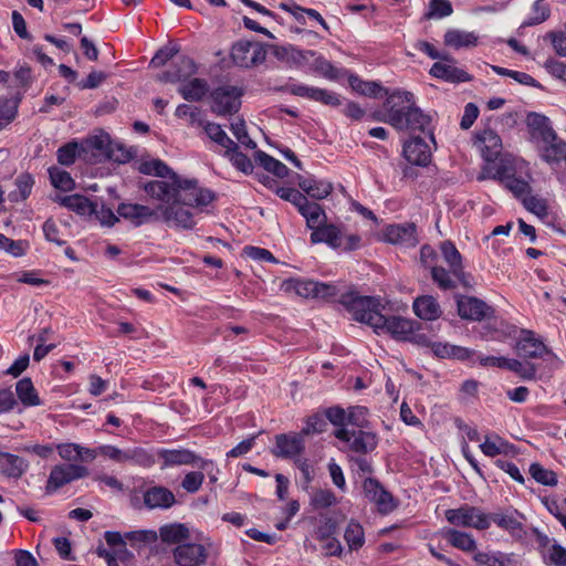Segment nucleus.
Segmentation results:
<instances>
[{"label": "nucleus", "instance_id": "ea45409f", "mask_svg": "<svg viewBox=\"0 0 566 566\" xmlns=\"http://www.w3.org/2000/svg\"><path fill=\"white\" fill-rule=\"evenodd\" d=\"M348 83L353 91L365 96L379 97L387 94L386 90L379 83L363 81L359 76L354 74L348 76Z\"/></svg>", "mask_w": 566, "mask_h": 566}, {"label": "nucleus", "instance_id": "423d86ee", "mask_svg": "<svg viewBox=\"0 0 566 566\" xmlns=\"http://www.w3.org/2000/svg\"><path fill=\"white\" fill-rule=\"evenodd\" d=\"M338 297L355 321L369 325L374 331L384 322L377 298L359 296L355 293L338 294Z\"/></svg>", "mask_w": 566, "mask_h": 566}, {"label": "nucleus", "instance_id": "a19ab883", "mask_svg": "<svg viewBox=\"0 0 566 566\" xmlns=\"http://www.w3.org/2000/svg\"><path fill=\"white\" fill-rule=\"evenodd\" d=\"M473 560L480 566H510L512 564L511 555L500 551L475 552Z\"/></svg>", "mask_w": 566, "mask_h": 566}, {"label": "nucleus", "instance_id": "8fccbe9b", "mask_svg": "<svg viewBox=\"0 0 566 566\" xmlns=\"http://www.w3.org/2000/svg\"><path fill=\"white\" fill-rule=\"evenodd\" d=\"M200 127L205 129L207 136L211 140L220 145L222 148H224V150L231 148L232 146L234 147V142L228 137V135L219 124L203 122V125H201Z\"/></svg>", "mask_w": 566, "mask_h": 566}, {"label": "nucleus", "instance_id": "37998d69", "mask_svg": "<svg viewBox=\"0 0 566 566\" xmlns=\"http://www.w3.org/2000/svg\"><path fill=\"white\" fill-rule=\"evenodd\" d=\"M255 160L262 166L268 172L274 175L277 178H284L289 175V168L275 159L274 157L268 155L264 151L255 153Z\"/></svg>", "mask_w": 566, "mask_h": 566}, {"label": "nucleus", "instance_id": "6e6552de", "mask_svg": "<svg viewBox=\"0 0 566 566\" xmlns=\"http://www.w3.org/2000/svg\"><path fill=\"white\" fill-rule=\"evenodd\" d=\"M444 516L447 521L455 527L485 531L492 525L491 513L470 504H462L459 507L449 509L446 511Z\"/></svg>", "mask_w": 566, "mask_h": 566}, {"label": "nucleus", "instance_id": "cd10ccee", "mask_svg": "<svg viewBox=\"0 0 566 566\" xmlns=\"http://www.w3.org/2000/svg\"><path fill=\"white\" fill-rule=\"evenodd\" d=\"M311 242L313 244L326 243L333 249L343 247V235L340 230L334 224H325L315 227L312 229Z\"/></svg>", "mask_w": 566, "mask_h": 566}, {"label": "nucleus", "instance_id": "4be33fe9", "mask_svg": "<svg viewBox=\"0 0 566 566\" xmlns=\"http://www.w3.org/2000/svg\"><path fill=\"white\" fill-rule=\"evenodd\" d=\"M522 203L527 211L547 226L553 224L557 219L555 207L543 197L530 193L523 197Z\"/></svg>", "mask_w": 566, "mask_h": 566}, {"label": "nucleus", "instance_id": "864d4df0", "mask_svg": "<svg viewBox=\"0 0 566 566\" xmlns=\"http://www.w3.org/2000/svg\"><path fill=\"white\" fill-rule=\"evenodd\" d=\"M98 454L119 464H130L132 448L119 449L112 444H103L98 447Z\"/></svg>", "mask_w": 566, "mask_h": 566}, {"label": "nucleus", "instance_id": "6ab92c4d", "mask_svg": "<svg viewBox=\"0 0 566 566\" xmlns=\"http://www.w3.org/2000/svg\"><path fill=\"white\" fill-rule=\"evenodd\" d=\"M118 217L129 221L135 227H139L149 221L159 220L157 209H151L138 203H120L117 208Z\"/></svg>", "mask_w": 566, "mask_h": 566}, {"label": "nucleus", "instance_id": "4468645a", "mask_svg": "<svg viewBox=\"0 0 566 566\" xmlns=\"http://www.w3.org/2000/svg\"><path fill=\"white\" fill-rule=\"evenodd\" d=\"M242 90L237 86H220L211 93V108L220 116L237 113L241 106Z\"/></svg>", "mask_w": 566, "mask_h": 566}, {"label": "nucleus", "instance_id": "aec40b11", "mask_svg": "<svg viewBox=\"0 0 566 566\" xmlns=\"http://www.w3.org/2000/svg\"><path fill=\"white\" fill-rule=\"evenodd\" d=\"M384 242L413 247L417 244L416 227L411 223L387 226L380 234Z\"/></svg>", "mask_w": 566, "mask_h": 566}, {"label": "nucleus", "instance_id": "774afa93", "mask_svg": "<svg viewBox=\"0 0 566 566\" xmlns=\"http://www.w3.org/2000/svg\"><path fill=\"white\" fill-rule=\"evenodd\" d=\"M81 149H83V147L77 143H70L65 146H62L57 150L59 163L65 166L72 165L75 161L77 155H80Z\"/></svg>", "mask_w": 566, "mask_h": 566}, {"label": "nucleus", "instance_id": "680f3d73", "mask_svg": "<svg viewBox=\"0 0 566 566\" xmlns=\"http://www.w3.org/2000/svg\"><path fill=\"white\" fill-rule=\"evenodd\" d=\"M310 504L313 509H327L336 504V496L331 490L318 489L312 492Z\"/></svg>", "mask_w": 566, "mask_h": 566}, {"label": "nucleus", "instance_id": "de8ad7c7", "mask_svg": "<svg viewBox=\"0 0 566 566\" xmlns=\"http://www.w3.org/2000/svg\"><path fill=\"white\" fill-rule=\"evenodd\" d=\"M310 69L329 81H335L342 75V70L335 67L317 52H315Z\"/></svg>", "mask_w": 566, "mask_h": 566}, {"label": "nucleus", "instance_id": "0eeeda50", "mask_svg": "<svg viewBox=\"0 0 566 566\" xmlns=\"http://www.w3.org/2000/svg\"><path fill=\"white\" fill-rule=\"evenodd\" d=\"M334 436L338 441V449L344 452L366 454L378 444L377 434L366 429L336 428Z\"/></svg>", "mask_w": 566, "mask_h": 566}, {"label": "nucleus", "instance_id": "c85d7f7f", "mask_svg": "<svg viewBox=\"0 0 566 566\" xmlns=\"http://www.w3.org/2000/svg\"><path fill=\"white\" fill-rule=\"evenodd\" d=\"M415 314L423 321H436L441 314L438 301L431 295H422L415 298L412 303Z\"/></svg>", "mask_w": 566, "mask_h": 566}, {"label": "nucleus", "instance_id": "393cba45", "mask_svg": "<svg viewBox=\"0 0 566 566\" xmlns=\"http://www.w3.org/2000/svg\"><path fill=\"white\" fill-rule=\"evenodd\" d=\"M515 349L518 355L526 358H538L546 352V347L543 342L536 338L534 333L528 329H523L521 332Z\"/></svg>", "mask_w": 566, "mask_h": 566}, {"label": "nucleus", "instance_id": "f8f14e48", "mask_svg": "<svg viewBox=\"0 0 566 566\" xmlns=\"http://www.w3.org/2000/svg\"><path fill=\"white\" fill-rule=\"evenodd\" d=\"M368 409L363 406H352L347 409L332 407L326 411V418L336 428L366 429Z\"/></svg>", "mask_w": 566, "mask_h": 566}, {"label": "nucleus", "instance_id": "5fc2aeb1", "mask_svg": "<svg viewBox=\"0 0 566 566\" xmlns=\"http://www.w3.org/2000/svg\"><path fill=\"white\" fill-rule=\"evenodd\" d=\"M504 369H509L526 380L534 379L536 375V367L534 364L530 361H521L514 358H506Z\"/></svg>", "mask_w": 566, "mask_h": 566}, {"label": "nucleus", "instance_id": "dca6fc26", "mask_svg": "<svg viewBox=\"0 0 566 566\" xmlns=\"http://www.w3.org/2000/svg\"><path fill=\"white\" fill-rule=\"evenodd\" d=\"M158 461L161 463V469L184 464H196L203 470L213 467L211 461L198 459L191 451L186 449L158 448Z\"/></svg>", "mask_w": 566, "mask_h": 566}, {"label": "nucleus", "instance_id": "58836bf2", "mask_svg": "<svg viewBox=\"0 0 566 566\" xmlns=\"http://www.w3.org/2000/svg\"><path fill=\"white\" fill-rule=\"evenodd\" d=\"M315 52L313 50H301L293 45L282 48V56L287 63L296 67H311Z\"/></svg>", "mask_w": 566, "mask_h": 566}, {"label": "nucleus", "instance_id": "9d476101", "mask_svg": "<svg viewBox=\"0 0 566 566\" xmlns=\"http://www.w3.org/2000/svg\"><path fill=\"white\" fill-rule=\"evenodd\" d=\"M174 560L179 566H202L206 564L207 538L203 533L198 532L196 539H189L179 544L172 551Z\"/></svg>", "mask_w": 566, "mask_h": 566}, {"label": "nucleus", "instance_id": "e433bc0d", "mask_svg": "<svg viewBox=\"0 0 566 566\" xmlns=\"http://www.w3.org/2000/svg\"><path fill=\"white\" fill-rule=\"evenodd\" d=\"M444 43L457 50L474 48L479 44V35L470 31L449 30L444 34Z\"/></svg>", "mask_w": 566, "mask_h": 566}, {"label": "nucleus", "instance_id": "603ef678", "mask_svg": "<svg viewBox=\"0 0 566 566\" xmlns=\"http://www.w3.org/2000/svg\"><path fill=\"white\" fill-rule=\"evenodd\" d=\"M20 98H0V128L8 126L17 116Z\"/></svg>", "mask_w": 566, "mask_h": 566}, {"label": "nucleus", "instance_id": "79ce46f5", "mask_svg": "<svg viewBox=\"0 0 566 566\" xmlns=\"http://www.w3.org/2000/svg\"><path fill=\"white\" fill-rule=\"evenodd\" d=\"M156 462H158V449L142 447L132 448L130 464L149 469Z\"/></svg>", "mask_w": 566, "mask_h": 566}, {"label": "nucleus", "instance_id": "ddd939ff", "mask_svg": "<svg viewBox=\"0 0 566 566\" xmlns=\"http://www.w3.org/2000/svg\"><path fill=\"white\" fill-rule=\"evenodd\" d=\"M83 149L95 150V156L106 157L118 163H126L132 158V153L123 146L114 144L107 134L87 138Z\"/></svg>", "mask_w": 566, "mask_h": 566}, {"label": "nucleus", "instance_id": "338daca9", "mask_svg": "<svg viewBox=\"0 0 566 566\" xmlns=\"http://www.w3.org/2000/svg\"><path fill=\"white\" fill-rule=\"evenodd\" d=\"M195 72H196V65H195L193 61L189 57H182V59H180L178 71L174 72V73L168 72L167 74H165L164 80L170 81V82L182 81L187 76L192 75Z\"/></svg>", "mask_w": 566, "mask_h": 566}, {"label": "nucleus", "instance_id": "6e6d98bb", "mask_svg": "<svg viewBox=\"0 0 566 566\" xmlns=\"http://www.w3.org/2000/svg\"><path fill=\"white\" fill-rule=\"evenodd\" d=\"M344 538L349 549L360 548L365 543V535L361 525L357 522H349L344 534Z\"/></svg>", "mask_w": 566, "mask_h": 566}, {"label": "nucleus", "instance_id": "412c9836", "mask_svg": "<svg viewBox=\"0 0 566 566\" xmlns=\"http://www.w3.org/2000/svg\"><path fill=\"white\" fill-rule=\"evenodd\" d=\"M198 530L184 523H169L159 528V537L163 543L178 546L189 539L198 537Z\"/></svg>", "mask_w": 566, "mask_h": 566}, {"label": "nucleus", "instance_id": "4c0bfd02", "mask_svg": "<svg viewBox=\"0 0 566 566\" xmlns=\"http://www.w3.org/2000/svg\"><path fill=\"white\" fill-rule=\"evenodd\" d=\"M431 349L437 357L440 358H455L460 360L471 359L474 353L461 346L451 345L448 343H433Z\"/></svg>", "mask_w": 566, "mask_h": 566}, {"label": "nucleus", "instance_id": "a211bd4d", "mask_svg": "<svg viewBox=\"0 0 566 566\" xmlns=\"http://www.w3.org/2000/svg\"><path fill=\"white\" fill-rule=\"evenodd\" d=\"M305 449L304 437L301 433L277 434L272 453L283 459H295Z\"/></svg>", "mask_w": 566, "mask_h": 566}, {"label": "nucleus", "instance_id": "3c124183", "mask_svg": "<svg viewBox=\"0 0 566 566\" xmlns=\"http://www.w3.org/2000/svg\"><path fill=\"white\" fill-rule=\"evenodd\" d=\"M49 176L51 184L55 189L66 192L73 190L75 187V182L71 175L59 167H51L49 169Z\"/></svg>", "mask_w": 566, "mask_h": 566}, {"label": "nucleus", "instance_id": "39448f33", "mask_svg": "<svg viewBox=\"0 0 566 566\" xmlns=\"http://www.w3.org/2000/svg\"><path fill=\"white\" fill-rule=\"evenodd\" d=\"M281 290L286 294H294L303 298L322 301L338 300L339 286L333 283L318 282L311 279L291 277L281 284Z\"/></svg>", "mask_w": 566, "mask_h": 566}, {"label": "nucleus", "instance_id": "c756f323", "mask_svg": "<svg viewBox=\"0 0 566 566\" xmlns=\"http://www.w3.org/2000/svg\"><path fill=\"white\" fill-rule=\"evenodd\" d=\"M145 505L149 509H169L176 502L174 493L164 486H153L144 493Z\"/></svg>", "mask_w": 566, "mask_h": 566}, {"label": "nucleus", "instance_id": "2eb2a0df", "mask_svg": "<svg viewBox=\"0 0 566 566\" xmlns=\"http://www.w3.org/2000/svg\"><path fill=\"white\" fill-rule=\"evenodd\" d=\"M474 145L484 159L483 168H486L489 165H499V161L502 159V140L495 132L492 129L478 132L474 138ZM505 157L506 156H503V158Z\"/></svg>", "mask_w": 566, "mask_h": 566}, {"label": "nucleus", "instance_id": "f3484780", "mask_svg": "<svg viewBox=\"0 0 566 566\" xmlns=\"http://www.w3.org/2000/svg\"><path fill=\"white\" fill-rule=\"evenodd\" d=\"M87 474L86 468L77 464H60L55 465L50 473L48 480V490L55 491L63 485L81 479Z\"/></svg>", "mask_w": 566, "mask_h": 566}, {"label": "nucleus", "instance_id": "c9c22d12", "mask_svg": "<svg viewBox=\"0 0 566 566\" xmlns=\"http://www.w3.org/2000/svg\"><path fill=\"white\" fill-rule=\"evenodd\" d=\"M28 468V461L19 455L3 452L0 457V471L9 478H20L27 472Z\"/></svg>", "mask_w": 566, "mask_h": 566}, {"label": "nucleus", "instance_id": "c03bdc74", "mask_svg": "<svg viewBox=\"0 0 566 566\" xmlns=\"http://www.w3.org/2000/svg\"><path fill=\"white\" fill-rule=\"evenodd\" d=\"M542 557L547 565L566 566V548L555 542L543 546Z\"/></svg>", "mask_w": 566, "mask_h": 566}, {"label": "nucleus", "instance_id": "f257e3e1", "mask_svg": "<svg viewBox=\"0 0 566 566\" xmlns=\"http://www.w3.org/2000/svg\"><path fill=\"white\" fill-rule=\"evenodd\" d=\"M138 170L144 175L167 178L149 181L144 189L151 199L161 203L157 208L159 220L169 226L193 228L196 220L189 208H202L213 200V193L200 188L197 179L177 175L160 159L142 161Z\"/></svg>", "mask_w": 566, "mask_h": 566}, {"label": "nucleus", "instance_id": "b1692460", "mask_svg": "<svg viewBox=\"0 0 566 566\" xmlns=\"http://www.w3.org/2000/svg\"><path fill=\"white\" fill-rule=\"evenodd\" d=\"M457 305L459 315L470 321H481L491 311L485 302L472 296H460Z\"/></svg>", "mask_w": 566, "mask_h": 566}, {"label": "nucleus", "instance_id": "69168bd1", "mask_svg": "<svg viewBox=\"0 0 566 566\" xmlns=\"http://www.w3.org/2000/svg\"><path fill=\"white\" fill-rule=\"evenodd\" d=\"M230 129L241 145L249 149L256 148V143L249 137L245 123L242 118H235L231 123Z\"/></svg>", "mask_w": 566, "mask_h": 566}, {"label": "nucleus", "instance_id": "49530a36", "mask_svg": "<svg viewBox=\"0 0 566 566\" xmlns=\"http://www.w3.org/2000/svg\"><path fill=\"white\" fill-rule=\"evenodd\" d=\"M15 189L9 193V199L13 202L25 200L32 191L34 179L29 174H22L15 178Z\"/></svg>", "mask_w": 566, "mask_h": 566}, {"label": "nucleus", "instance_id": "5701e85b", "mask_svg": "<svg viewBox=\"0 0 566 566\" xmlns=\"http://www.w3.org/2000/svg\"><path fill=\"white\" fill-rule=\"evenodd\" d=\"M403 156L416 166H427L431 159V147L421 138L413 137L403 145Z\"/></svg>", "mask_w": 566, "mask_h": 566}, {"label": "nucleus", "instance_id": "473e14b6", "mask_svg": "<svg viewBox=\"0 0 566 566\" xmlns=\"http://www.w3.org/2000/svg\"><path fill=\"white\" fill-rule=\"evenodd\" d=\"M430 74L433 77L441 78L443 81L451 83L470 81V75L465 71L458 69L453 64H447L441 62H436L431 66Z\"/></svg>", "mask_w": 566, "mask_h": 566}, {"label": "nucleus", "instance_id": "052dcab7", "mask_svg": "<svg viewBox=\"0 0 566 566\" xmlns=\"http://www.w3.org/2000/svg\"><path fill=\"white\" fill-rule=\"evenodd\" d=\"M491 517L492 523H495L500 528L511 534H516L522 530V524L512 513H491Z\"/></svg>", "mask_w": 566, "mask_h": 566}, {"label": "nucleus", "instance_id": "bb28decb", "mask_svg": "<svg viewBox=\"0 0 566 566\" xmlns=\"http://www.w3.org/2000/svg\"><path fill=\"white\" fill-rule=\"evenodd\" d=\"M297 185L307 196L322 200L333 191V184L327 179L311 177H297Z\"/></svg>", "mask_w": 566, "mask_h": 566}, {"label": "nucleus", "instance_id": "1a4fd4ad", "mask_svg": "<svg viewBox=\"0 0 566 566\" xmlns=\"http://www.w3.org/2000/svg\"><path fill=\"white\" fill-rule=\"evenodd\" d=\"M268 55L266 45L260 41L240 40L230 51L232 63L242 69H252L264 63Z\"/></svg>", "mask_w": 566, "mask_h": 566}, {"label": "nucleus", "instance_id": "2f4dec72", "mask_svg": "<svg viewBox=\"0 0 566 566\" xmlns=\"http://www.w3.org/2000/svg\"><path fill=\"white\" fill-rule=\"evenodd\" d=\"M18 400L24 408L38 407L43 403L31 378L24 377L15 384Z\"/></svg>", "mask_w": 566, "mask_h": 566}, {"label": "nucleus", "instance_id": "4d7b16f0", "mask_svg": "<svg viewBox=\"0 0 566 566\" xmlns=\"http://www.w3.org/2000/svg\"><path fill=\"white\" fill-rule=\"evenodd\" d=\"M224 155L229 158L231 164L243 174L248 175L253 171V164L251 159L238 150V146L234 143V147L227 149Z\"/></svg>", "mask_w": 566, "mask_h": 566}, {"label": "nucleus", "instance_id": "72a5a7b5", "mask_svg": "<svg viewBox=\"0 0 566 566\" xmlns=\"http://www.w3.org/2000/svg\"><path fill=\"white\" fill-rule=\"evenodd\" d=\"M440 251L453 276L462 281L464 277L462 256L455 245L451 241H443L440 245Z\"/></svg>", "mask_w": 566, "mask_h": 566}, {"label": "nucleus", "instance_id": "bf43d9fd", "mask_svg": "<svg viewBox=\"0 0 566 566\" xmlns=\"http://www.w3.org/2000/svg\"><path fill=\"white\" fill-rule=\"evenodd\" d=\"M509 443L499 436H494L493 438L486 437L480 444L483 454L491 458L505 453Z\"/></svg>", "mask_w": 566, "mask_h": 566}, {"label": "nucleus", "instance_id": "9b49d317", "mask_svg": "<svg viewBox=\"0 0 566 566\" xmlns=\"http://www.w3.org/2000/svg\"><path fill=\"white\" fill-rule=\"evenodd\" d=\"M382 321L375 328L377 334H389L392 338L405 342L421 343L423 337L417 334L419 324L412 319L400 316H385Z\"/></svg>", "mask_w": 566, "mask_h": 566}, {"label": "nucleus", "instance_id": "09e8293b", "mask_svg": "<svg viewBox=\"0 0 566 566\" xmlns=\"http://www.w3.org/2000/svg\"><path fill=\"white\" fill-rule=\"evenodd\" d=\"M207 83L200 78H192L179 87V93L187 101H199L207 93Z\"/></svg>", "mask_w": 566, "mask_h": 566}, {"label": "nucleus", "instance_id": "13d9d810", "mask_svg": "<svg viewBox=\"0 0 566 566\" xmlns=\"http://www.w3.org/2000/svg\"><path fill=\"white\" fill-rule=\"evenodd\" d=\"M530 474L537 483L546 486H554L558 482L556 473L539 463H532L530 465Z\"/></svg>", "mask_w": 566, "mask_h": 566}, {"label": "nucleus", "instance_id": "f03ea898", "mask_svg": "<svg viewBox=\"0 0 566 566\" xmlns=\"http://www.w3.org/2000/svg\"><path fill=\"white\" fill-rule=\"evenodd\" d=\"M413 104V95L410 92L400 90L392 92L385 104L386 122L399 130H419L427 134L430 142L434 144L431 117Z\"/></svg>", "mask_w": 566, "mask_h": 566}, {"label": "nucleus", "instance_id": "7ed1b4c3", "mask_svg": "<svg viewBox=\"0 0 566 566\" xmlns=\"http://www.w3.org/2000/svg\"><path fill=\"white\" fill-rule=\"evenodd\" d=\"M478 179L499 180L504 188L521 200L531 193L532 175L528 165L522 159L502 158L499 165H489L486 168H482Z\"/></svg>", "mask_w": 566, "mask_h": 566}, {"label": "nucleus", "instance_id": "7c9ffc66", "mask_svg": "<svg viewBox=\"0 0 566 566\" xmlns=\"http://www.w3.org/2000/svg\"><path fill=\"white\" fill-rule=\"evenodd\" d=\"M442 534L451 546L465 553L474 554L478 552L476 541L472 534L459 531L457 528H444Z\"/></svg>", "mask_w": 566, "mask_h": 566}, {"label": "nucleus", "instance_id": "0e129e2a", "mask_svg": "<svg viewBox=\"0 0 566 566\" xmlns=\"http://www.w3.org/2000/svg\"><path fill=\"white\" fill-rule=\"evenodd\" d=\"M176 116L187 118L189 124L193 127H200L205 122L200 109L187 104H181L176 108Z\"/></svg>", "mask_w": 566, "mask_h": 566}, {"label": "nucleus", "instance_id": "a18cd8bd", "mask_svg": "<svg viewBox=\"0 0 566 566\" xmlns=\"http://www.w3.org/2000/svg\"><path fill=\"white\" fill-rule=\"evenodd\" d=\"M297 210L305 218L310 229L317 227L325 218V213L321 206L314 202H310L306 197L305 202H302Z\"/></svg>", "mask_w": 566, "mask_h": 566}, {"label": "nucleus", "instance_id": "a878e982", "mask_svg": "<svg viewBox=\"0 0 566 566\" xmlns=\"http://www.w3.org/2000/svg\"><path fill=\"white\" fill-rule=\"evenodd\" d=\"M291 92L296 96L321 102L326 105L335 106L340 104L339 97L335 93L319 87L294 84L291 86Z\"/></svg>", "mask_w": 566, "mask_h": 566}, {"label": "nucleus", "instance_id": "f704fd0d", "mask_svg": "<svg viewBox=\"0 0 566 566\" xmlns=\"http://www.w3.org/2000/svg\"><path fill=\"white\" fill-rule=\"evenodd\" d=\"M54 201L80 216H92L95 211V205L81 195L55 196Z\"/></svg>", "mask_w": 566, "mask_h": 566}, {"label": "nucleus", "instance_id": "20e7f679", "mask_svg": "<svg viewBox=\"0 0 566 566\" xmlns=\"http://www.w3.org/2000/svg\"><path fill=\"white\" fill-rule=\"evenodd\" d=\"M527 126L541 158L549 165L566 161V142L560 139L551 126L549 119L541 114H530Z\"/></svg>", "mask_w": 566, "mask_h": 566}, {"label": "nucleus", "instance_id": "e2e57ef3", "mask_svg": "<svg viewBox=\"0 0 566 566\" xmlns=\"http://www.w3.org/2000/svg\"><path fill=\"white\" fill-rule=\"evenodd\" d=\"M431 277L433 282L442 290H450L455 287V281H458L451 273V269L447 271L441 266H432Z\"/></svg>", "mask_w": 566, "mask_h": 566}]
</instances>
